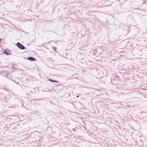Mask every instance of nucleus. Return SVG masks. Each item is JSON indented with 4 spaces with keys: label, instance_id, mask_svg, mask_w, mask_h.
Listing matches in <instances>:
<instances>
[{
    "label": "nucleus",
    "instance_id": "obj_1",
    "mask_svg": "<svg viewBox=\"0 0 147 147\" xmlns=\"http://www.w3.org/2000/svg\"><path fill=\"white\" fill-rule=\"evenodd\" d=\"M17 46L20 49H26V48L22 45L20 43V42L17 43Z\"/></svg>",
    "mask_w": 147,
    "mask_h": 147
},
{
    "label": "nucleus",
    "instance_id": "obj_2",
    "mask_svg": "<svg viewBox=\"0 0 147 147\" xmlns=\"http://www.w3.org/2000/svg\"><path fill=\"white\" fill-rule=\"evenodd\" d=\"M4 52L7 55H9L10 54V52H9V51L8 50L5 49L4 50Z\"/></svg>",
    "mask_w": 147,
    "mask_h": 147
},
{
    "label": "nucleus",
    "instance_id": "obj_3",
    "mask_svg": "<svg viewBox=\"0 0 147 147\" xmlns=\"http://www.w3.org/2000/svg\"><path fill=\"white\" fill-rule=\"evenodd\" d=\"M28 59L31 61H34L35 60L34 58V57H28Z\"/></svg>",
    "mask_w": 147,
    "mask_h": 147
},
{
    "label": "nucleus",
    "instance_id": "obj_4",
    "mask_svg": "<svg viewBox=\"0 0 147 147\" xmlns=\"http://www.w3.org/2000/svg\"><path fill=\"white\" fill-rule=\"evenodd\" d=\"M49 81L53 82H57L55 80H53L51 79H49Z\"/></svg>",
    "mask_w": 147,
    "mask_h": 147
},
{
    "label": "nucleus",
    "instance_id": "obj_5",
    "mask_svg": "<svg viewBox=\"0 0 147 147\" xmlns=\"http://www.w3.org/2000/svg\"><path fill=\"white\" fill-rule=\"evenodd\" d=\"M52 48L54 50H55L56 49V48L55 47H53Z\"/></svg>",
    "mask_w": 147,
    "mask_h": 147
},
{
    "label": "nucleus",
    "instance_id": "obj_6",
    "mask_svg": "<svg viewBox=\"0 0 147 147\" xmlns=\"http://www.w3.org/2000/svg\"><path fill=\"white\" fill-rule=\"evenodd\" d=\"M73 131H75V129H74V128L73 129Z\"/></svg>",
    "mask_w": 147,
    "mask_h": 147
},
{
    "label": "nucleus",
    "instance_id": "obj_7",
    "mask_svg": "<svg viewBox=\"0 0 147 147\" xmlns=\"http://www.w3.org/2000/svg\"><path fill=\"white\" fill-rule=\"evenodd\" d=\"M1 39L0 38V42H1Z\"/></svg>",
    "mask_w": 147,
    "mask_h": 147
},
{
    "label": "nucleus",
    "instance_id": "obj_8",
    "mask_svg": "<svg viewBox=\"0 0 147 147\" xmlns=\"http://www.w3.org/2000/svg\"><path fill=\"white\" fill-rule=\"evenodd\" d=\"M79 96V95H78V96H77V97H78Z\"/></svg>",
    "mask_w": 147,
    "mask_h": 147
}]
</instances>
